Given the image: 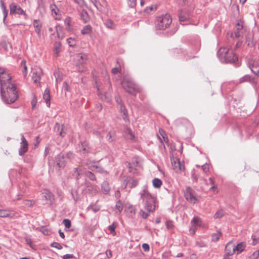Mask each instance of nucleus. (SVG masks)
Returning a JSON list of instances; mask_svg holds the SVG:
<instances>
[{
  "instance_id": "obj_1",
  "label": "nucleus",
  "mask_w": 259,
  "mask_h": 259,
  "mask_svg": "<svg viewBox=\"0 0 259 259\" xmlns=\"http://www.w3.org/2000/svg\"><path fill=\"white\" fill-rule=\"evenodd\" d=\"M139 195L142 200L144 210L141 209L139 214L143 219H146L158 208V202L156 196L150 193L146 185L143 187Z\"/></svg>"
},
{
  "instance_id": "obj_2",
  "label": "nucleus",
  "mask_w": 259,
  "mask_h": 259,
  "mask_svg": "<svg viewBox=\"0 0 259 259\" xmlns=\"http://www.w3.org/2000/svg\"><path fill=\"white\" fill-rule=\"evenodd\" d=\"M6 93L4 91L5 88H1L2 99L6 104L14 103L18 98V92L14 84H10L5 87Z\"/></svg>"
},
{
  "instance_id": "obj_3",
  "label": "nucleus",
  "mask_w": 259,
  "mask_h": 259,
  "mask_svg": "<svg viewBox=\"0 0 259 259\" xmlns=\"http://www.w3.org/2000/svg\"><path fill=\"white\" fill-rule=\"evenodd\" d=\"M217 56L222 62L234 63L238 61V56L225 47L221 48L219 50Z\"/></svg>"
},
{
  "instance_id": "obj_4",
  "label": "nucleus",
  "mask_w": 259,
  "mask_h": 259,
  "mask_svg": "<svg viewBox=\"0 0 259 259\" xmlns=\"http://www.w3.org/2000/svg\"><path fill=\"white\" fill-rule=\"evenodd\" d=\"M122 88L129 94L136 96L139 92L138 85L133 81V79L128 76L125 75L121 82Z\"/></svg>"
},
{
  "instance_id": "obj_5",
  "label": "nucleus",
  "mask_w": 259,
  "mask_h": 259,
  "mask_svg": "<svg viewBox=\"0 0 259 259\" xmlns=\"http://www.w3.org/2000/svg\"><path fill=\"white\" fill-rule=\"evenodd\" d=\"M172 19L169 14H165L157 17L156 27L159 30H164L171 23Z\"/></svg>"
},
{
  "instance_id": "obj_6",
  "label": "nucleus",
  "mask_w": 259,
  "mask_h": 259,
  "mask_svg": "<svg viewBox=\"0 0 259 259\" xmlns=\"http://www.w3.org/2000/svg\"><path fill=\"white\" fill-rule=\"evenodd\" d=\"M194 191L190 187H187L184 192V196L186 199L191 203L195 204L198 201V199L194 194Z\"/></svg>"
},
{
  "instance_id": "obj_7",
  "label": "nucleus",
  "mask_w": 259,
  "mask_h": 259,
  "mask_svg": "<svg viewBox=\"0 0 259 259\" xmlns=\"http://www.w3.org/2000/svg\"><path fill=\"white\" fill-rule=\"evenodd\" d=\"M170 160L173 168L176 172H180L185 169L184 162H181L178 158L175 157L172 155L170 156Z\"/></svg>"
},
{
  "instance_id": "obj_8",
  "label": "nucleus",
  "mask_w": 259,
  "mask_h": 259,
  "mask_svg": "<svg viewBox=\"0 0 259 259\" xmlns=\"http://www.w3.org/2000/svg\"><path fill=\"white\" fill-rule=\"evenodd\" d=\"M10 14L12 15L13 14H19L26 16L25 11L17 4L12 3L10 5Z\"/></svg>"
},
{
  "instance_id": "obj_9",
  "label": "nucleus",
  "mask_w": 259,
  "mask_h": 259,
  "mask_svg": "<svg viewBox=\"0 0 259 259\" xmlns=\"http://www.w3.org/2000/svg\"><path fill=\"white\" fill-rule=\"evenodd\" d=\"M21 142L18 152L20 156H23L28 150V143L23 134L21 135Z\"/></svg>"
},
{
  "instance_id": "obj_10",
  "label": "nucleus",
  "mask_w": 259,
  "mask_h": 259,
  "mask_svg": "<svg viewBox=\"0 0 259 259\" xmlns=\"http://www.w3.org/2000/svg\"><path fill=\"white\" fill-rule=\"evenodd\" d=\"M244 32V29L243 28V24L238 22L235 26L234 33L232 34L231 37L233 38H239L243 36Z\"/></svg>"
},
{
  "instance_id": "obj_11",
  "label": "nucleus",
  "mask_w": 259,
  "mask_h": 259,
  "mask_svg": "<svg viewBox=\"0 0 259 259\" xmlns=\"http://www.w3.org/2000/svg\"><path fill=\"white\" fill-rule=\"evenodd\" d=\"M97 92L99 98L102 100L109 102L111 100V96L110 94L106 92L102 88L97 86Z\"/></svg>"
},
{
  "instance_id": "obj_12",
  "label": "nucleus",
  "mask_w": 259,
  "mask_h": 259,
  "mask_svg": "<svg viewBox=\"0 0 259 259\" xmlns=\"http://www.w3.org/2000/svg\"><path fill=\"white\" fill-rule=\"evenodd\" d=\"M42 194L47 204H52L54 202L55 200L54 195L50 191L44 190Z\"/></svg>"
},
{
  "instance_id": "obj_13",
  "label": "nucleus",
  "mask_w": 259,
  "mask_h": 259,
  "mask_svg": "<svg viewBox=\"0 0 259 259\" xmlns=\"http://www.w3.org/2000/svg\"><path fill=\"white\" fill-rule=\"evenodd\" d=\"M56 164L60 170L64 168L66 165L65 157L62 153L59 154L56 158Z\"/></svg>"
},
{
  "instance_id": "obj_14",
  "label": "nucleus",
  "mask_w": 259,
  "mask_h": 259,
  "mask_svg": "<svg viewBox=\"0 0 259 259\" xmlns=\"http://www.w3.org/2000/svg\"><path fill=\"white\" fill-rule=\"evenodd\" d=\"M41 74L42 70L40 68H38L33 69L32 79L34 83H39Z\"/></svg>"
},
{
  "instance_id": "obj_15",
  "label": "nucleus",
  "mask_w": 259,
  "mask_h": 259,
  "mask_svg": "<svg viewBox=\"0 0 259 259\" xmlns=\"http://www.w3.org/2000/svg\"><path fill=\"white\" fill-rule=\"evenodd\" d=\"M54 131L61 137H64L66 134L65 126L58 123H56L54 127Z\"/></svg>"
},
{
  "instance_id": "obj_16",
  "label": "nucleus",
  "mask_w": 259,
  "mask_h": 259,
  "mask_svg": "<svg viewBox=\"0 0 259 259\" xmlns=\"http://www.w3.org/2000/svg\"><path fill=\"white\" fill-rule=\"evenodd\" d=\"M52 15L55 20H60V16L58 14L59 10L55 4H52L50 6Z\"/></svg>"
},
{
  "instance_id": "obj_17",
  "label": "nucleus",
  "mask_w": 259,
  "mask_h": 259,
  "mask_svg": "<svg viewBox=\"0 0 259 259\" xmlns=\"http://www.w3.org/2000/svg\"><path fill=\"white\" fill-rule=\"evenodd\" d=\"M227 256L232 255L235 252V245L231 242L228 243L225 247Z\"/></svg>"
},
{
  "instance_id": "obj_18",
  "label": "nucleus",
  "mask_w": 259,
  "mask_h": 259,
  "mask_svg": "<svg viewBox=\"0 0 259 259\" xmlns=\"http://www.w3.org/2000/svg\"><path fill=\"white\" fill-rule=\"evenodd\" d=\"M11 83V78L10 80L6 79V76L5 75H2L0 77V84L1 88H5V87Z\"/></svg>"
},
{
  "instance_id": "obj_19",
  "label": "nucleus",
  "mask_w": 259,
  "mask_h": 259,
  "mask_svg": "<svg viewBox=\"0 0 259 259\" xmlns=\"http://www.w3.org/2000/svg\"><path fill=\"white\" fill-rule=\"evenodd\" d=\"M179 20L181 23L187 21L189 18V15L186 12L180 11L179 13Z\"/></svg>"
},
{
  "instance_id": "obj_20",
  "label": "nucleus",
  "mask_w": 259,
  "mask_h": 259,
  "mask_svg": "<svg viewBox=\"0 0 259 259\" xmlns=\"http://www.w3.org/2000/svg\"><path fill=\"white\" fill-rule=\"evenodd\" d=\"M80 151L85 154L91 152V148L89 147V143L87 141H83L81 143Z\"/></svg>"
},
{
  "instance_id": "obj_21",
  "label": "nucleus",
  "mask_w": 259,
  "mask_h": 259,
  "mask_svg": "<svg viewBox=\"0 0 259 259\" xmlns=\"http://www.w3.org/2000/svg\"><path fill=\"white\" fill-rule=\"evenodd\" d=\"M84 172V170L83 166H80L74 168L73 176L75 177L76 179L78 180V177L83 175Z\"/></svg>"
},
{
  "instance_id": "obj_22",
  "label": "nucleus",
  "mask_w": 259,
  "mask_h": 259,
  "mask_svg": "<svg viewBox=\"0 0 259 259\" xmlns=\"http://www.w3.org/2000/svg\"><path fill=\"white\" fill-rule=\"evenodd\" d=\"M120 110L121 113H123L122 115L123 120L126 121H129L128 117V113L127 111L124 106L122 103H120Z\"/></svg>"
},
{
  "instance_id": "obj_23",
  "label": "nucleus",
  "mask_w": 259,
  "mask_h": 259,
  "mask_svg": "<svg viewBox=\"0 0 259 259\" xmlns=\"http://www.w3.org/2000/svg\"><path fill=\"white\" fill-rule=\"evenodd\" d=\"M87 165L88 166L89 168L92 170H96V171L101 172V173H106L107 171L105 170L103 168L95 165H90V163L88 162H87Z\"/></svg>"
},
{
  "instance_id": "obj_24",
  "label": "nucleus",
  "mask_w": 259,
  "mask_h": 259,
  "mask_svg": "<svg viewBox=\"0 0 259 259\" xmlns=\"http://www.w3.org/2000/svg\"><path fill=\"white\" fill-rule=\"evenodd\" d=\"M43 99L45 100L48 107L50 106V91L49 89H46L43 95Z\"/></svg>"
},
{
  "instance_id": "obj_25",
  "label": "nucleus",
  "mask_w": 259,
  "mask_h": 259,
  "mask_svg": "<svg viewBox=\"0 0 259 259\" xmlns=\"http://www.w3.org/2000/svg\"><path fill=\"white\" fill-rule=\"evenodd\" d=\"M80 19L84 23H87L90 20V17L88 12L85 10H82L80 13Z\"/></svg>"
},
{
  "instance_id": "obj_26",
  "label": "nucleus",
  "mask_w": 259,
  "mask_h": 259,
  "mask_svg": "<svg viewBox=\"0 0 259 259\" xmlns=\"http://www.w3.org/2000/svg\"><path fill=\"white\" fill-rule=\"evenodd\" d=\"M245 247L246 243L245 242H240L238 244L237 246H235V251L236 250L238 252V253H239L244 250Z\"/></svg>"
},
{
  "instance_id": "obj_27",
  "label": "nucleus",
  "mask_w": 259,
  "mask_h": 259,
  "mask_svg": "<svg viewBox=\"0 0 259 259\" xmlns=\"http://www.w3.org/2000/svg\"><path fill=\"white\" fill-rule=\"evenodd\" d=\"M110 187L107 182H104L102 184V190L104 194H108L110 192Z\"/></svg>"
},
{
  "instance_id": "obj_28",
  "label": "nucleus",
  "mask_w": 259,
  "mask_h": 259,
  "mask_svg": "<svg viewBox=\"0 0 259 259\" xmlns=\"http://www.w3.org/2000/svg\"><path fill=\"white\" fill-rule=\"evenodd\" d=\"M20 68L22 70V73L24 76H25L27 74V67L26 64V61L23 60L21 61Z\"/></svg>"
},
{
  "instance_id": "obj_29",
  "label": "nucleus",
  "mask_w": 259,
  "mask_h": 259,
  "mask_svg": "<svg viewBox=\"0 0 259 259\" xmlns=\"http://www.w3.org/2000/svg\"><path fill=\"white\" fill-rule=\"evenodd\" d=\"M246 43L248 46L253 47L255 45V42L253 41L252 38V35L251 34H248L246 36Z\"/></svg>"
},
{
  "instance_id": "obj_30",
  "label": "nucleus",
  "mask_w": 259,
  "mask_h": 259,
  "mask_svg": "<svg viewBox=\"0 0 259 259\" xmlns=\"http://www.w3.org/2000/svg\"><path fill=\"white\" fill-rule=\"evenodd\" d=\"M71 23V18L69 17L66 18L64 20V24L66 29L71 31L72 29Z\"/></svg>"
},
{
  "instance_id": "obj_31",
  "label": "nucleus",
  "mask_w": 259,
  "mask_h": 259,
  "mask_svg": "<svg viewBox=\"0 0 259 259\" xmlns=\"http://www.w3.org/2000/svg\"><path fill=\"white\" fill-rule=\"evenodd\" d=\"M33 26L35 28V31L38 35H40L41 25L39 24V21L35 20L33 22Z\"/></svg>"
},
{
  "instance_id": "obj_32",
  "label": "nucleus",
  "mask_w": 259,
  "mask_h": 259,
  "mask_svg": "<svg viewBox=\"0 0 259 259\" xmlns=\"http://www.w3.org/2000/svg\"><path fill=\"white\" fill-rule=\"evenodd\" d=\"M162 182L161 180L158 178H154L152 180V184L154 188H159L162 185Z\"/></svg>"
},
{
  "instance_id": "obj_33",
  "label": "nucleus",
  "mask_w": 259,
  "mask_h": 259,
  "mask_svg": "<svg viewBox=\"0 0 259 259\" xmlns=\"http://www.w3.org/2000/svg\"><path fill=\"white\" fill-rule=\"evenodd\" d=\"M253 80H254L253 78L252 77L249 75H245L243 77H242V78H241L240 79V82H245V81L251 82L253 81Z\"/></svg>"
},
{
  "instance_id": "obj_34",
  "label": "nucleus",
  "mask_w": 259,
  "mask_h": 259,
  "mask_svg": "<svg viewBox=\"0 0 259 259\" xmlns=\"http://www.w3.org/2000/svg\"><path fill=\"white\" fill-rule=\"evenodd\" d=\"M92 31V27L90 25H85L81 30V33L82 34H88Z\"/></svg>"
},
{
  "instance_id": "obj_35",
  "label": "nucleus",
  "mask_w": 259,
  "mask_h": 259,
  "mask_svg": "<svg viewBox=\"0 0 259 259\" xmlns=\"http://www.w3.org/2000/svg\"><path fill=\"white\" fill-rule=\"evenodd\" d=\"M128 180H131L130 182H129V186L131 188H135L138 185L139 181L137 179L128 178Z\"/></svg>"
},
{
  "instance_id": "obj_36",
  "label": "nucleus",
  "mask_w": 259,
  "mask_h": 259,
  "mask_svg": "<svg viewBox=\"0 0 259 259\" xmlns=\"http://www.w3.org/2000/svg\"><path fill=\"white\" fill-rule=\"evenodd\" d=\"M221 232L220 231H217L216 233H213L212 235V241L213 242H217L220 239L221 236Z\"/></svg>"
},
{
  "instance_id": "obj_37",
  "label": "nucleus",
  "mask_w": 259,
  "mask_h": 259,
  "mask_svg": "<svg viewBox=\"0 0 259 259\" xmlns=\"http://www.w3.org/2000/svg\"><path fill=\"white\" fill-rule=\"evenodd\" d=\"M117 227V224L115 222H113L111 225L108 226V229L109 230L110 233L115 236L116 235V232L115 231V228Z\"/></svg>"
},
{
  "instance_id": "obj_38",
  "label": "nucleus",
  "mask_w": 259,
  "mask_h": 259,
  "mask_svg": "<svg viewBox=\"0 0 259 259\" xmlns=\"http://www.w3.org/2000/svg\"><path fill=\"white\" fill-rule=\"evenodd\" d=\"M177 125H179L180 124H190L189 121L186 118H179L176 121Z\"/></svg>"
},
{
  "instance_id": "obj_39",
  "label": "nucleus",
  "mask_w": 259,
  "mask_h": 259,
  "mask_svg": "<svg viewBox=\"0 0 259 259\" xmlns=\"http://www.w3.org/2000/svg\"><path fill=\"white\" fill-rule=\"evenodd\" d=\"M10 215V212L9 210L6 209H0V217L7 218Z\"/></svg>"
},
{
  "instance_id": "obj_40",
  "label": "nucleus",
  "mask_w": 259,
  "mask_h": 259,
  "mask_svg": "<svg viewBox=\"0 0 259 259\" xmlns=\"http://www.w3.org/2000/svg\"><path fill=\"white\" fill-rule=\"evenodd\" d=\"M78 57L80 58L79 61L81 63H84L88 59V55L84 54H79Z\"/></svg>"
},
{
  "instance_id": "obj_41",
  "label": "nucleus",
  "mask_w": 259,
  "mask_h": 259,
  "mask_svg": "<svg viewBox=\"0 0 259 259\" xmlns=\"http://www.w3.org/2000/svg\"><path fill=\"white\" fill-rule=\"evenodd\" d=\"M253 60H250L248 64V66L249 68L251 69V71L255 74L259 76V69H257L256 71L253 70L252 68L253 67V64H252Z\"/></svg>"
},
{
  "instance_id": "obj_42",
  "label": "nucleus",
  "mask_w": 259,
  "mask_h": 259,
  "mask_svg": "<svg viewBox=\"0 0 259 259\" xmlns=\"http://www.w3.org/2000/svg\"><path fill=\"white\" fill-rule=\"evenodd\" d=\"M61 45L59 43H56L55 46L54 54L56 57H58L60 51Z\"/></svg>"
},
{
  "instance_id": "obj_43",
  "label": "nucleus",
  "mask_w": 259,
  "mask_h": 259,
  "mask_svg": "<svg viewBox=\"0 0 259 259\" xmlns=\"http://www.w3.org/2000/svg\"><path fill=\"white\" fill-rule=\"evenodd\" d=\"M165 226L167 230H172L174 228V223L171 220H168L165 222Z\"/></svg>"
},
{
  "instance_id": "obj_44",
  "label": "nucleus",
  "mask_w": 259,
  "mask_h": 259,
  "mask_svg": "<svg viewBox=\"0 0 259 259\" xmlns=\"http://www.w3.org/2000/svg\"><path fill=\"white\" fill-rule=\"evenodd\" d=\"M86 176L92 181H96V178L95 175L91 171H88L85 172Z\"/></svg>"
},
{
  "instance_id": "obj_45",
  "label": "nucleus",
  "mask_w": 259,
  "mask_h": 259,
  "mask_svg": "<svg viewBox=\"0 0 259 259\" xmlns=\"http://www.w3.org/2000/svg\"><path fill=\"white\" fill-rule=\"evenodd\" d=\"M156 10V7L155 6H150L145 8V11L147 13H150L152 12H155Z\"/></svg>"
},
{
  "instance_id": "obj_46",
  "label": "nucleus",
  "mask_w": 259,
  "mask_h": 259,
  "mask_svg": "<svg viewBox=\"0 0 259 259\" xmlns=\"http://www.w3.org/2000/svg\"><path fill=\"white\" fill-rule=\"evenodd\" d=\"M105 25L109 28H113L114 23L111 20L108 19L106 20L104 22Z\"/></svg>"
},
{
  "instance_id": "obj_47",
  "label": "nucleus",
  "mask_w": 259,
  "mask_h": 259,
  "mask_svg": "<svg viewBox=\"0 0 259 259\" xmlns=\"http://www.w3.org/2000/svg\"><path fill=\"white\" fill-rule=\"evenodd\" d=\"M67 42L70 47L76 46V40L72 37H69L67 39Z\"/></svg>"
},
{
  "instance_id": "obj_48",
  "label": "nucleus",
  "mask_w": 259,
  "mask_h": 259,
  "mask_svg": "<svg viewBox=\"0 0 259 259\" xmlns=\"http://www.w3.org/2000/svg\"><path fill=\"white\" fill-rule=\"evenodd\" d=\"M71 194L74 200L77 201L79 198L77 192L75 190H71Z\"/></svg>"
},
{
  "instance_id": "obj_49",
  "label": "nucleus",
  "mask_w": 259,
  "mask_h": 259,
  "mask_svg": "<svg viewBox=\"0 0 259 259\" xmlns=\"http://www.w3.org/2000/svg\"><path fill=\"white\" fill-rule=\"evenodd\" d=\"M125 133L128 135H129L130 137L129 138L131 140H133L135 138V136L134 134L133 133L132 130L129 128H126L125 130Z\"/></svg>"
},
{
  "instance_id": "obj_50",
  "label": "nucleus",
  "mask_w": 259,
  "mask_h": 259,
  "mask_svg": "<svg viewBox=\"0 0 259 259\" xmlns=\"http://www.w3.org/2000/svg\"><path fill=\"white\" fill-rule=\"evenodd\" d=\"M116 208L120 212L123 209V205L120 200H118L116 204Z\"/></svg>"
},
{
  "instance_id": "obj_51",
  "label": "nucleus",
  "mask_w": 259,
  "mask_h": 259,
  "mask_svg": "<svg viewBox=\"0 0 259 259\" xmlns=\"http://www.w3.org/2000/svg\"><path fill=\"white\" fill-rule=\"evenodd\" d=\"M114 135V134L111 132H109L106 136V139L109 142H111L114 140V139L113 138V136Z\"/></svg>"
},
{
  "instance_id": "obj_52",
  "label": "nucleus",
  "mask_w": 259,
  "mask_h": 259,
  "mask_svg": "<svg viewBox=\"0 0 259 259\" xmlns=\"http://www.w3.org/2000/svg\"><path fill=\"white\" fill-rule=\"evenodd\" d=\"M259 257V249L254 252L249 257V259H257Z\"/></svg>"
},
{
  "instance_id": "obj_53",
  "label": "nucleus",
  "mask_w": 259,
  "mask_h": 259,
  "mask_svg": "<svg viewBox=\"0 0 259 259\" xmlns=\"http://www.w3.org/2000/svg\"><path fill=\"white\" fill-rule=\"evenodd\" d=\"M63 223L66 228L69 229L70 228L71 222L69 220L67 219H64L63 221Z\"/></svg>"
},
{
  "instance_id": "obj_54",
  "label": "nucleus",
  "mask_w": 259,
  "mask_h": 259,
  "mask_svg": "<svg viewBox=\"0 0 259 259\" xmlns=\"http://www.w3.org/2000/svg\"><path fill=\"white\" fill-rule=\"evenodd\" d=\"M51 246L52 247L57 248L58 249H62V245L60 243L56 242H54L52 243L51 244Z\"/></svg>"
},
{
  "instance_id": "obj_55",
  "label": "nucleus",
  "mask_w": 259,
  "mask_h": 259,
  "mask_svg": "<svg viewBox=\"0 0 259 259\" xmlns=\"http://www.w3.org/2000/svg\"><path fill=\"white\" fill-rule=\"evenodd\" d=\"M121 71L120 67H114L112 69L111 73L113 74H116L118 73H120Z\"/></svg>"
},
{
  "instance_id": "obj_56",
  "label": "nucleus",
  "mask_w": 259,
  "mask_h": 259,
  "mask_svg": "<svg viewBox=\"0 0 259 259\" xmlns=\"http://www.w3.org/2000/svg\"><path fill=\"white\" fill-rule=\"evenodd\" d=\"M224 215V213L221 210H218L216 212L214 215V218H221Z\"/></svg>"
},
{
  "instance_id": "obj_57",
  "label": "nucleus",
  "mask_w": 259,
  "mask_h": 259,
  "mask_svg": "<svg viewBox=\"0 0 259 259\" xmlns=\"http://www.w3.org/2000/svg\"><path fill=\"white\" fill-rule=\"evenodd\" d=\"M191 178H192V180L194 182H197L198 179V176L195 173L194 170L192 171Z\"/></svg>"
},
{
  "instance_id": "obj_58",
  "label": "nucleus",
  "mask_w": 259,
  "mask_h": 259,
  "mask_svg": "<svg viewBox=\"0 0 259 259\" xmlns=\"http://www.w3.org/2000/svg\"><path fill=\"white\" fill-rule=\"evenodd\" d=\"M128 6L131 8H134L136 5V0H127Z\"/></svg>"
},
{
  "instance_id": "obj_59",
  "label": "nucleus",
  "mask_w": 259,
  "mask_h": 259,
  "mask_svg": "<svg viewBox=\"0 0 259 259\" xmlns=\"http://www.w3.org/2000/svg\"><path fill=\"white\" fill-rule=\"evenodd\" d=\"M251 238L252 239V245H253V246L255 245L259 242V238H256L255 236L253 235H252L251 236Z\"/></svg>"
},
{
  "instance_id": "obj_60",
  "label": "nucleus",
  "mask_w": 259,
  "mask_h": 259,
  "mask_svg": "<svg viewBox=\"0 0 259 259\" xmlns=\"http://www.w3.org/2000/svg\"><path fill=\"white\" fill-rule=\"evenodd\" d=\"M201 167L204 173H206L209 170V166L207 163L202 165Z\"/></svg>"
},
{
  "instance_id": "obj_61",
  "label": "nucleus",
  "mask_w": 259,
  "mask_h": 259,
  "mask_svg": "<svg viewBox=\"0 0 259 259\" xmlns=\"http://www.w3.org/2000/svg\"><path fill=\"white\" fill-rule=\"evenodd\" d=\"M131 180H128V178H126L123 181L122 187L124 188H126L127 185L129 184V182H130Z\"/></svg>"
},
{
  "instance_id": "obj_62",
  "label": "nucleus",
  "mask_w": 259,
  "mask_h": 259,
  "mask_svg": "<svg viewBox=\"0 0 259 259\" xmlns=\"http://www.w3.org/2000/svg\"><path fill=\"white\" fill-rule=\"evenodd\" d=\"M74 257L73 254H66L64 255L62 257L63 259H69V258H72Z\"/></svg>"
},
{
  "instance_id": "obj_63",
  "label": "nucleus",
  "mask_w": 259,
  "mask_h": 259,
  "mask_svg": "<svg viewBox=\"0 0 259 259\" xmlns=\"http://www.w3.org/2000/svg\"><path fill=\"white\" fill-rule=\"evenodd\" d=\"M142 248L145 251H147L149 250V245L147 243H143Z\"/></svg>"
},
{
  "instance_id": "obj_64",
  "label": "nucleus",
  "mask_w": 259,
  "mask_h": 259,
  "mask_svg": "<svg viewBox=\"0 0 259 259\" xmlns=\"http://www.w3.org/2000/svg\"><path fill=\"white\" fill-rule=\"evenodd\" d=\"M1 7L3 11H7L6 7L3 0L0 1Z\"/></svg>"
}]
</instances>
